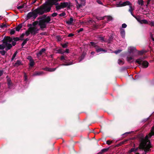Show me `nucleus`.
<instances>
[{
  "label": "nucleus",
  "mask_w": 154,
  "mask_h": 154,
  "mask_svg": "<svg viewBox=\"0 0 154 154\" xmlns=\"http://www.w3.org/2000/svg\"><path fill=\"white\" fill-rule=\"evenodd\" d=\"M51 20L49 17L45 18H41L38 22L35 21L32 23V25L29 27V31L30 33L33 35H35L38 32V25H39L41 28L43 29L46 27V24L49 22Z\"/></svg>",
  "instance_id": "1"
},
{
  "label": "nucleus",
  "mask_w": 154,
  "mask_h": 154,
  "mask_svg": "<svg viewBox=\"0 0 154 154\" xmlns=\"http://www.w3.org/2000/svg\"><path fill=\"white\" fill-rule=\"evenodd\" d=\"M47 9L44 4L40 8L35 9L33 12L29 13L27 15L28 18H32L35 19L37 16V14H42L48 11H47Z\"/></svg>",
  "instance_id": "2"
},
{
  "label": "nucleus",
  "mask_w": 154,
  "mask_h": 154,
  "mask_svg": "<svg viewBox=\"0 0 154 154\" xmlns=\"http://www.w3.org/2000/svg\"><path fill=\"white\" fill-rule=\"evenodd\" d=\"M12 41V38L10 37H7L5 38L3 44L0 45V49L2 50L5 48L7 51L10 49L12 47L10 44Z\"/></svg>",
  "instance_id": "3"
},
{
  "label": "nucleus",
  "mask_w": 154,
  "mask_h": 154,
  "mask_svg": "<svg viewBox=\"0 0 154 154\" xmlns=\"http://www.w3.org/2000/svg\"><path fill=\"white\" fill-rule=\"evenodd\" d=\"M61 0H49L46 3L44 4L46 8L47 9V11H49L52 5H58L57 2L60 1Z\"/></svg>",
  "instance_id": "4"
},
{
  "label": "nucleus",
  "mask_w": 154,
  "mask_h": 154,
  "mask_svg": "<svg viewBox=\"0 0 154 154\" xmlns=\"http://www.w3.org/2000/svg\"><path fill=\"white\" fill-rule=\"evenodd\" d=\"M144 59L142 57H140L135 61V63L139 65H141L142 67L144 68H147L149 66V63L146 60H143Z\"/></svg>",
  "instance_id": "5"
},
{
  "label": "nucleus",
  "mask_w": 154,
  "mask_h": 154,
  "mask_svg": "<svg viewBox=\"0 0 154 154\" xmlns=\"http://www.w3.org/2000/svg\"><path fill=\"white\" fill-rule=\"evenodd\" d=\"M56 8L57 10H60L68 6L69 5V3L66 2L61 3L60 4H58V5H55Z\"/></svg>",
  "instance_id": "6"
},
{
  "label": "nucleus",
  "mask_w": 154,
  "mask_h": 154,
  "mask_svg": "<svg viewBox=\"0 0 154 154\" xmlns=\"http://www.w3.org/2000/svg\"><path fill=\"white\" fill-rule=\"evenodd\" d=\"M128 52L130 54H132L134 56H136V54H141V52L138 51L136 48L134 47H130L128 48Z\"/></svg>",
  "instance_id": "7"
},
{
  "label": "nucleus",
  "mask_w": 154,
  "mask_h": 154,
  "mask_svg": "<svg viewBox=\"0 0 154 154\" xmlns=\"http://www.w3.org/2000/svg\"><path fill=\"white\" fill-rule=\"evenodd\" d=\"M90 43L92 46H93L94 47H95L96 50V51L97 52H107V51L106 50L100 48L97 45L96 43H94V42H91Z\"/></svg>",
  "instance_id": "8"
},
{
  "label": "nucleus",
  "mask_w": 154,
  "mask_h": 154,
  "mask_svg": "<svg viewBox=\"0 0 154 154\" xmlns=\"http://www.w3.org/2000/svg\"><path fill=\"white\" fill-rule=\"evenodd\" d=\"M60 59L63 62L67 63L66 64H62V65L67 66L72 65L73 64V63L72 62H69V63H68L69 59L67 57L62 56L60 57Z\"/></svg>",
  "instance_id": "9"
},
{
  "label": "nucleus",
  "mask_w": 154,
  "mask_h": 154,
  "mask_svg": "<svg viewBox=\"0 0 154 154\" xmlns=\"http://www.w3.org/2000/svg\"><path fill=\"white\" fill-rule=\"evenodd\" d=\"M130 4V2L128 1L125 2L122 4L120 3L119 4V6H125L126 5H129Z\"/></svg>",
  "instance_id": "10"
},
{
  "label": "nucleus",
  "mask_w": 154,
  "mask_h": 154,
  "mask_svg": "<svg viewBox=\"0 0 154 154\" xmlns=\"http://www.w3.org/2000/svg\"><path fill=\"white\" fill-rule=\"evenodd\" d=\"M45 51V49L42 48L39 52L37 54V56L38 57H40Z\"/></svg>",
  "instance_id": "11"
},
{
  "label": "nucleus",
  "mask_w": 154,
  "mask_h": 154,
  "mask_svg": "<svg viewBox=\"0 0 154 154\" xmlns=\"http://www.w3.org/2000/svg\"><path fill=\"white\" fill-rule=\"evenodd\" d=\"M120 34L122 37L124 38L125 36V30L121 28L120 29Z\"/></svg>",
  "instance_id": "12"
},
{
  "label": "nucleus",
  "mask_w": 154,
  "mask_h": 154,
  "mask_svg": "<svg viewBox=\"0 0 154 154\" xmlns=\"http://www.w3.org/2000/svg\"><path fill=\"white\" fill-rule=\"evenodd\" d=\"M139 148L138 147H137L136 148H131L130 150L128 152L129 153H131L132 152H134L135 153H136V152L138 150Z\"/></svg>",
  "instance_id": "13"
},
{
  "label": "nucleus",
  "mask_w": 154,
  "mask_h": 154,
  "mask_svg": "<svg viewBox=\"0 0 154 154\" xmlns=\"http://www.w3.org/2000/svg\"><path fill=\"white\" fill-rule=\"evenodd\" d=\"M139 22L141 24H148V22L146 20H142L139 21Z\"/></svg>",
  "instance_id": "14"
},
{
  "label": "nucleus",
  "mask_w": 154,
  "mask_h": 154,
  "mask_svg": "<svg viewBox=\"0 0 154 154\" xmlns=\"http://www.w3.org/2000/svg\"><path fill=\"white\" fill-rule=\"evenodd\" d=\"M56 68H46L45 69L47 71H48L49 72H53L55 70Z\"/></svg>",
  "instance_id": "15"
},
{
  "label": "nucleus",
  "mask_w": 154,
  "mask_h": 154,
  "mask_svg": "<svg viewBox=\"0 0 154 154\" xmlns=\"http://www.w3.org/2000/svg\"><path fill=\"white\" fill-rule=\"evenodd\" d=\"M43 73V72H37L33 75V76L40 75H42Z\"/></svg>",
  "instance_id": "16"
},
{
  "label": "nucleus",
  "mask_w": 154,
  "mask_h": 154,
  "mask_svg": "<svg viewBox=\"0 0 154 154\" xmlns=\"http://www.w3.org/2000/svg\"><path fill=\"white\" fill-rule=\"evenodd\" d=\"M103 19L107 20V21H109L112 20V18L110 16H105L104 17Z\"/></svg>",
  "instance_id": "17"
},
{
  "label": "nucleus",
  "mask_w": 154,
  "mask_h": 154,
  "mask_svg": "<svg viewBox=\"0 0 154 154\" xmlns=\"http://www.w3.org/2000/svg\"><path fill=\"white\" fill-rule=\"evenodd\" d=\"M73 21V19L72 18L70 17V19L66 21V23L69 24H71L72 23Z\"/></svg>",
  "instance_id": "18"
},
{
  "label": "nucleus",
  "mask_w": 154,
  "mask_h": 154,
  "mask_svg": "<svg viewBox=\"0 0 154 154\" xmlns=\"http://www.w3.org/2000/svg\"><path fill=\"white\" fill-rule=\"evenodd\" d=\"M134 55L133 56L128 57H127V60L129 62H131L132 60L133 59Z\"/></svg>",
  "instance_id": "19"
},
{
  "label": "nucleus",
  "mask_w": 154,
  "mask_h": 154,
  "mask_svg": "<svg viewBox=\"0 0 154 154\" xmlns=\"http://www.w3.org/2000/svg\"><path fill=\"white\" fill-rule=\"evenodd\" d=\"M30 33V31H29V28L28 29V30L26 31L25 34H23L22 35L23 36L24 35H26V36H28Z\"/></svg>",
  "instance_id": "20"
},
{
  "label": "nucleus",
  "mask_w": 154,
  "mask_h": 154,
  "mask_svg": "<svg viewBox=\"0 0 154 154\" xmlns=\"http://www.w3.org/2000/svg\"><path fill=\"white\" fill-rule=\"evenodd\" d=\"M21 62L20 60H17L16 62L14 64V66H18L21 64Z\"/></svg>",
  "instance_id": "21"
},
{
  "label": "nucleus",
  "mask_w": 154,
  "mask_h": 154,
  "mask_svg": "<svg viewBox=\"0 0 154 154\" xmlns=\"http://www.w3.org/2000/svg\"><path fill=\"white\" fill-rule=\"evenodd\" d=\"M118 63L120 65H122L124 63V62L123 60L119 59L118 60Z\"/></svg>",
  "instance_id": "22"
},
{
  "label": "nucleus",
  "mask_w": 154,
  "mask_h": 154,
  "mask_svg": "<svg viewBox=\"0 0 154 154\" xmlns=\"http://www.w3.org/2000/svg\"><path fill=\"white\" fill-rule=\"evenodd\" d=\"M22 25L21 24H19L18 26L15 28L16 30L17 31H19L20 29L22 28Z\"/></svg>",
  "instance_id": "23"
},
{
  "label": "nucleus",
  "mask_w": 154,
  "mask_h": 154,
  "mask_svg": "<svg viewBox=\"0 0 154 154\" xmlns=\"http://www.w3.org/2000/svg\"><path fill=\"white\" fill-rule=\"evenodd\" d=\"M29 39L28 38H27L25 40H24V41L22 43V44L21 45L22 47H23L26 43L28 41Z\"/></svg>",
  "instance_id": "24"
},
{
  "label": "nucleus",
  "mask_w": 154,
  "mask_h": 154,
  "mask_svg": "<svg viewBox=\"0 0 154 154\" xmlns=\"http://www.w3.org/2000/svg\"><path fill=\"white\" fill-rule=\"evenodd\" d=\"M34 62L33 60H30L29 65L30 66H32L34 65Z\"/></svg>",
  "instance_id": "25"
},
{
  "label": "nucleus",
  "mask_w": 154,
  "mask_h": 154,
  "mask_svg": "<svg viewBox=\"0 0 154 154\" xmlns=\"http://www.w3.org/2000/svg\"><path fill=\"white\" fill-rule=\"evenodd\" d=\"M7 81H8V87L9 88H11V82L10 80L9 79H8Z\"/></svg>",
  "instance_id": "26"
},
{
  "label": "nucleus",
  "mask_w": 154,
  "mask_h": 154,
  "mask_svg": "<svg viewBox=\"0 0 154 154\" xmlns=\"http://www.w3.org/2000/svg\"><path fill=\"white\" fill-rule=\"evenodd\" d=\"M148 24L151 26H154V21H149L148 22Z\"/></svg>",
  "instance_id": "27"
},
{
  "label": "nucleus",
  "mask_w": 154,
  "mask_h": 154,
  "mask_svg": "<svg viewBox=\"0 0 154 154\" xmlns=\"http://www.w3.org/2000/svg\"><path fill=\"white\" fill-rule=\"evenodd\" d=\"M138 4L139 5L142 6L143 5V0H138Z\"/></svg>",
  "instance_id": "28"
},
{
  "label": "nucleus",
  "mask_w": 154,
  "mask_h": 154,
  "mask_svg": "<svg viewBox=\"0 0 154 154\" xmlns=\"http://www.w3.org/2000/svg\"><path fill=\"white\" fill-rule=\"evenodd\" d=\"M75 1L76 2V5L77 7L80 8L82 6V4H79L76 0H75Z\"/></svg>",
  "instance_id": "29"
},
{
  "label": "nucleus",
  "mask_w": 154,
  "mask_h": 154,
  "mask_svg": "<svg viewBox=\"0 0 154 154\" xmlns=\"http://www.w3.org/2000/svg\"><path fill=\"white\" fill-rule=\"evenodd\" d=\"M0 27L1 28H6L7 26L6 24L4 23H2L0 25Z\"/></svg>",
  "instance_id": "30"
},
{
  "label": "nucleus",
  "mask_w": 154,
  "mask_h": 154,
  "mask_svg": "<svg viewBox=\"0 0 154 154\" xmlns=\"http://www.w3.org/2000/svg\"><path fill=\"white\" fill-rule=\"evenodd\" d=\"M0 53L2 55H4L5 54L6 52L4 50H2L0 51Z\"/></svg>",
  "instance_id": "31"
},
{
  "label": "nucleus",
  "mask_w": 154,
  "mask_h": 154,
  "mask_svg": "<svg viewBox=\"0 0 154 154\" xmlns=\"http://www.w3.org/2000/svg\"><path fill=\"white\" fill-rule=\"evenodd\" d=\"M24 5H20V6H18L17 8L18 9H20L23 8L24 7Z\"/></svg>",
  "instance_id": "32"
},
{
  "label": "nucleus",
  "mask_w": 154,
  "mask_h": 154,
  "mask_svg": "<svg viewBox=\"0 0 154 154\" xmlns=\"http://www.w3.org/2000/svg\"><path fill=\"white\" fill-rule=\"evenodd\" d=\"M15 32V30L14 29H13L11 31L10 33L11 35L14 34Z\"/></svg>",
  "instance_id": "33"
},
{
  "label": "nucleus",
  "mask_w": 154,
  "mask_h": 154,
  "mask_svg": "<svg viewBox=\"0 0 154 154\" xmlns=\"http://www.w3.org/2000/svg\"><path fill=\"white\" fill-rule=\"evenodd\" d=\"M130 8L129 9V11L131 13V15L134 17V16L133 15V14L132 13V11L133 10V9L131 8V6H130Z\"/></svg>",
  "instance_id": "34"
},
{
  "label": "nucleus",
  "mask_w": 154,
  "mask_h": 154,
  "mask_svg": "<svg viewBox=\"0 0 154 154\" xmlns=\"http://www.w3.org/2000/svg\"><path fill=\"white\" fill-rule=\"evenodd\" d=\"M17 54V52H16L14 54H13V55L12 56V59H11V60H14V58H15V57H16V55Z\"/></svg>",
  "instance_id": "35"
},
{
  "label": "nucleus",
  "mask_w": 154,
  "mask_h": 154,
  "mask_svg": "<svg viewBox=\"0 0 154 154\" xmlns=\"http://www.w3.org/2000/svg\"><path fill=\"white\" fill-rule=\"evenodd\" d=\"M100 40L102 42H105L106 41L104 39V38L102 37H100L99 38Z\"/></svg>",
  "instance_id": "36"
},
{
  "label": "nucleus",
  "mask_w": 154,
  "mask_h": 154,
  "mask_svg": "<svg viewBox=\"0 0 154 154\" xmlns=\"http://www.w3.org/2000/svg\"><path fill=\"white\" fill-rule=\"evenodd\" d=\"M66 15V13L65 12H63V13L60 14H59V16L60 17H63L64 16Z\"/></svg>",
  "instance_id": "37"
},
{
  "label": "nucleus",
  "mask_w": 154,
  "mask_h": 154,
  "mask_svg": "<svg viewBox=\"0 0 154 154\" xmlns=\"http://www.w3.org/2000/svg\"><path fill=\"white\" fill-rule=\"evenodd\" d=\"M106 143L107 144H108V145H110L112 143V141L109 140H108L106 141Z\"/></svg>",
  "instance_id": "38"
},
{
  "label": "nucleus",
  "mask_w": 154,
  "mask_h": 154,
  "mask_svg": "<svg viewBox=\"0 0 154 154\" xmlns=\"http://www.w3.org/2000/svg\"><path fill=\"white\" fill-rule=\"evenodd\" d=\"M121 51H122L121 50H118L117 51H114V53H115L116 54H118L119 53H120Z\"/></svg>",
  "instance_id": "39"
},
{
  "label": "nucleus",
  "mask_w": 154,
  "mask_h": 154,
  "mask_svg": "<svg viewBox=\"0 0 154 154\" xmlns=\"http://www.w3.org/2000/svg\"><path fill=\"white\" fill-rule=\"evenodd\" d=\"M127 26V25L125 23H123L122 25V28H125Z\"/></svg>",
  "instance_id": "40"
},
{
  "label": "nucleus",
  "mask_w": 154,
  "mask_h": 154,
  "mask_svg": "<svg viewBox=\"0 0 154 154\" xmlns=\"http://www.w3.org/2000/svg\"><path fill=\"white\" fill-rule=\"evenodd\" d=\"M83 29L82 28H80L79 29L77 30V32L78 33L80 32H81L83 30Z\"/></svg>",
  "instance_id": "41"
},
{
  "label": "nucleus",
  "mask_w": 154,
  "mask_h": 154,
  "mask_svg": "<svg viewBox=\"0 0 154 154\" xmlns=\"http://www.w3.org/2000/svg\"><path fill=\"white\" fill-rule=\"evenodd\" d=\"M57 15V14L56 13H53L52 14V16L53 17H54L56 16Z\"/></svg>",
  "instance_id": "42"
},
{
  "label": "nucleus",
  "mask_w": 154,
  "mask_h": 154,
  "mask_svg": "<svg viewBox=\"0 0 154 154\" xmlns=\"http://www.w3.org/2000/svg\"><path fill=\"white\" fill-rule=\"evenodd\" d=\"M59 53L61 54H63L64 53V52L62 50H60L59 51Z\"/></svg>",
  "instance_id": "43"
},
{
  "label": "nucleus",
  "mask_w": 154,
  "mask_h": 154,
  "mask_svg": "<svg viewBox=\"0 0 154 154\" xmlns=\"http://www.w3.org/2000/svg\"><path fill=\"white\" fill-rule=\"evenodd\" d=\"M84 57V55H82L81 57V59L79 60V62H80Z\"/></svg>",
  "instance_id": "44"
},
{
  "label": "nucleus",
  "mask_w": 154,
  "mask_h": 154,
  "mask_svg": "<svg viewBox=\"0 0 154 154\" xmlns=\"http://www.w3.org/2000/svg\"><path fill=\"white\" fill-rule=\"evenodd\" d=\"M62 46L63 48H66L67 47V45L66 44H64L62 45Z\"/></svg>",
  "instance_id": "45"
},
{
  "label": "nucleus",
  "mask_w": 154,
  "mask_h": 154,
  "mask_svg": "<svg viewBox=\"0 0 154 154\" xmlns=\"http://www.w3.org/2000/svg\"><path fill=\"white\" fill-rule=\"evenodd\" d=\"M24 77L25 78V80L26 81L27 80V75L25 73H24Z\"/></svg>",
  "instance_id": "46"
},
{
  "label": "nucleus",
  "mask_w": 154,
  "mask_h": 154,
  "mask_svg": "<svg viewBox=\"0 0 154 154\" xmlns=\"http://www.w3.org/2000/svg\"><path fill=\"white\" fill-rule=\"evenodd\" d=\"M74 35L72 33H70L69 34V35H68V36L69 37H72Z\"/></svg>",
  "instance_id": "47"
},
{
  "label": "nucleus",
  "mask_w": 154,
  "mask_h": 154,
  "mask_svg": "<svg viewBox=\"0 0 154 154\" xmlns=\"http://www.w3.org/2000/svg\"><path fill=\"white\" fill-rule=\"evenodd\" d=\"M3 73V71L2 70H0V76H1Z\"/></svg>",
  "instance_id": "48"
},
{
  "label": "nucleus",
  "mask_w": 154,
  "mask_h": 154,
  "mask_svg": "<svg viewBox=\"0 0 154 154\" xmlns=\"http://www.w3.org/2000/svg\"><path fill=\"white\" fill-rule=\"evenodd\" d=\"M107 150V149H103L102 151L103 152H106Z\"/></svg>",
  "instance_id": "49"
},
{
  "label": "nucleus",
  "mask_w": 154,
  "mask_h": 154,
  "mask_svg": "<svg viewBox=\"0 0 154 154\" xmlns=\"http://www.w3.org/2000/svg\"><path fill=\"white\" fill-rule=\"evenodd\" d=\"M69 50L68 49H66V51H65L64 52H66L67 53H69Z\"/></svg>",
  "instance_id": "50"
},
{
  "label": "nucleus",
  "mask_w": 154,
  "mask_h": 154,
  "mask_svg": "<svg viewBox=\"0 0 154 154\" xmlns=\"http://www.w3.org/2000/svg\"><path fill=\"white\" fill-rule=\"evenodd\" d=\"M12 43V45L13 46H14L16 44V42H13Z\"/></svg>",
  "instance_id": "51"
},
{
  "label": "nucleus",
  "mask_w": 154,
  "mask_h": 154,
  "mask_svg": "<svg viewBox=\"0 0 154 154\" xmlns=\"http://www.w3.org/2000/svg\"><path fill=\"white\" fill-rule=\"evenodd\" d=\"M37 0H33V1H32V3H35L36 1Z\"/></svg>",
  "instance_id": "52"
},
{
  "label": "nucleus",
  "mask_w": 154,
  "mask_h": 154,
  "mask_svg": "<svg viewBox=\"0 0 154 154\" xmlns=\"http://www.w3.org/2000/svg\"><path fill=\"white\" fill-rule=\"evenodd\" d=\"M95 54V52H92L91 53V54L92 55H93Z\"/></svg>",
  "instance_id": "53"
},
{
  "label": "nucleus",
  "mask_w": 154,
  "mask_h": 154,
  "mask_svg": "<svg viewBox=\"0 0 154 154\" xmlns=\"http://www.w3.org/2000/svg\"><path fill=\"white\" fill-rule=\"evenodd\" d=\"M136 19H137V20L138 21H139H139H140V20L139 18H136Z\"/></svg>",
  "instance_id": "54"
},
{
  "label": "nucleus",
  "mask_w": 154,
  "mask_h": 154,
  "mask_svg": "<svg viewBox=\"0 0 154 154\" xmlns=\"http://www.w3.org/2000/svg\"><path fill=\"white\" fill-rule=\"evenodd\" d=\"M151 38H152V40L154 41V38L152 37V36L151 35Z\"/></svg>",
  "instance_id": "55"
},
{
  "label": "nucleus",
  "mask_w": 154,
  "mask_h": 154,
  "mask_svg": "<svg viewBox=\"0 0 154 154\" xmlns=\"http://www.w3.org/2000/svg\"><path fill=\"white\" fill-rule=\"evenodd\" d=\"M18 39V38H14V40H16V41H17V40Z\"/></svg>",
  "instance_id": "56"
},
{
  "label": "nucleus",
  "mask_w": 154,
  "mask_h": 154,
  "mask_svg": "<svg viewBox=\"0 0 154 154\" xmlns=\"http://www.w3.org/2000/svg\"><path fill=\"white\" fill-rule=\"evenodd\" d=\"M135 154H140V153H136Z\"/></svg>",
  "instance_id": "57"
},
{
  "label": "nucleus",
  "mask_w": 154,
  "mask_h": 154,
  "mask_svg": "<svg viewBox=\"0 0 154 154\" xmlns=\"http://www.w3.org/2000/svg\"><path fill=\"white\" fill-rule=\"evenodd\" d=\"M1 16H0V19H1Z\"/></svg>",
  "instance_id": "58"
}]
</instances>
